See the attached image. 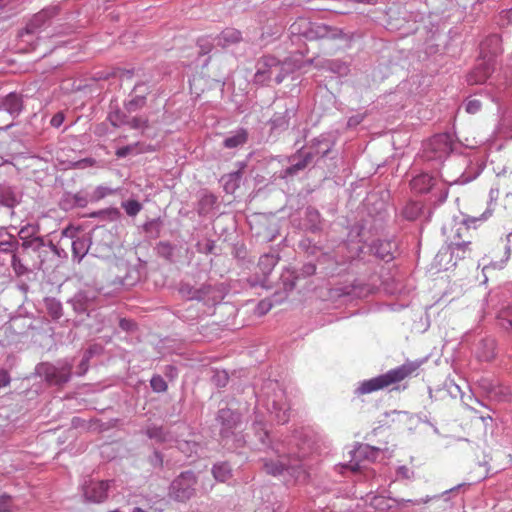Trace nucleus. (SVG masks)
I'll list each match as a JSON object with an SVG mask.
<instances>
[{
  "label": "nucleus",
  "mask_w": 512,
  "mask_h": 512,
  "mask_svg": "<svg viewBox=\"0 0 512 512\" xmlns=\"http://www.w3.org/2000/svg\"><path fill=\"white\" fill-rule=\"evenodd\" d=\"M252 429L257 439V448L267 452L271 451L277 457V460H263V469L267 474L279 476L286 472L296 481L307 479L308 469L311 466L310 457L313 453V445L310 440L302 439L300 435L295 434L287 441H272L266 423L258 413H256Z\"/></svg>",
  "instance_id": "1"
},
{
  "label": "nucleus",
  "mask_w": 512,
  "mask_h": 512,
  "mask_svg": "<svg viewBox=\"0 0 512 512\" xmlns=\"http://www.w3.org/2000/svg\"><path fill=\"white\" fill-rule=\"evenodd\" d=\"M255 394L258 406L265 407L274 420L280 424L289 420L290 406L285 391L278 381L265 380Z\"/></svg>",
  "instance_id": "2"
},
{
  "label": "nucleus",
  "mask_w": 512,
  "mask_h": 512,
  "mask_svg": "<svg viewBox=\"0 0 512 512\" xmlns=\"http://www.w3.org/2000/svg\"><path fill=\"white\" fill-rule=\"evenodd\" d=\"M216 421L220 425L219 436L223 447L234 450L245 445L240 412L230 408H221L217 412Z\"/></svg>",
  "instance_id": "3"
},
{
  "label": "nucleus",
  "mask_w": 512,
  "mask_h": 512,
  "mask_svg": "<svg viewBox=\"0 0 512 512\" xmlns=\"http://www.w3.org/2000/svg\"><path fill=\"white\" fill-rule=\"evenodd\" d=\"M293 70L294 67L287 60L280 61L274 56L265 55L256 63L254 82L267 85L274 80L276 84H280Z\"/></svg>",
  "instance_id": "4"
},
{
  "label": "nucleus",
  "mask_w": 512,
  "mask_h": 512,
  "mask_svg": "<svg viewBox=\"0 0 512 512\" xmlns=\"http://www.w3.org/2000/svg\"><path fill=\"white\" fill-rule=\"evenodd\" d=\"M419 366V362H406L397 368L389 370L385 374L363 381L356 389V393L368 394L398 383L412 375Z\"/></svg>",
  "instance_id": "5"
},
{
  "label": "nucleus",
  "mask_w": 512,
  "mask_h": 512,
  "mask_svg": "<svg viewBox=\"0 0 512 512\" xmlns=\"http://www.w3.org/2000/svg\"><path fill=\"white\" fill-rule=\"evenodd\" d=\"M197 478L194 472L184 471L170 484L169 496L177 502H186L196 494Z\"/></svg>",
  "instance_id": "6"
},
{
  "label": "nucleus",
  "mask_w": 512,
  "mask_h": 512,
  "mask_svg": "<svg viewBox=\"0 0 512 512\" xmlns=\"http://www.w3.org/2000/svg\"><path fill=\"white\" fill-rule=\"evenodd\" d=\"M73 364L70 361H59L57 364L43 363L37 371L49 385L62 386L71 379Z\"/></svg>",
  "instance_id": "7"
},
{
  "label": "nucleus",
  "mask_w": 512,
  "mask_h": 512,
  "mask_svg": "<svg viewBox=\"0 0 512 512\" xmlns=\"http://www.w3.org/2000/svg\"><path fill=\"white\" fill-rule=\"evenodd\" d=\"M452 151V139L447 133L434 135L424 144L423 158L426 161L442 162Z\"/></svg>",
  "instance_id": "8"
},
{
  "label": "nucleus",
  "mask_w": 512,
  "mask_h": 512,
  "mask_svg": "<svg viewBox=\"0 0 512 512\" xmlns=\"http://www.w3.org/2000/svg\"><path fill=\"white\" fill-rule=\"evenodd\" d=\"M438 498V496H434ZM433 497L426 496L420 499H403V498H391L383 495H374L369 498L370 505L380 512H398L399 510L406 507L408 504L421 505L431 501Z\"/></svg>",
  "instance_id": "9"
},
{
  "label": "nucleus",
  "mask_w": 512,
  "mask_h": 512,
  "mask_svg": "<svg viewBox=\"0 0 512 512\" xmlns=\"http://www.w3.org/2000/svg\"><path fill=\"white\" fill-rule=\"evenodd\" d=\"M279 108L280 110L275 111L268 121L271 132L276 134H280L289 128L291 120L296 118L298 105L293 99H287Z\"/></svg>",
  "instance_id": "10"
},
{
  "label": "nucleus",
  "mask_w": 512,
  "mask_h": 512,
  "mask_svg": "<svg viewBox=\"0 0 512 512\" xmlns=\"http://www.w3.org/2000/svg\"><path fill=\"white\" fill-rule=\"evenodd\" d=\"M470 244V241H451L448 245L440 249L436 258L441 264L445 258L449 257V261L445 263V269H449L450 267L456 266L458 260L464 259L470 254Z\"/></svg>",
  "instance_id": "11"
},
{
  "label": "nucleus",
  "mask_w": 512,
  "mask_h": 512,
  "mask_svg": "<svg viewBox=\"0 0 512 512\" xmlns=\"http://www.w3.org/2000/svg\"><path fill=\"white\" fill-rule=\"evenodd\" d=\"M58 11L57 6L42 9L27 23L24 31L21 33V36L39 34L45 30V28L49 26L50 20L58 14Z\"/></svg>",
  "instance_id": "12"
},
{
  "label": "nucleus",
  "mask_w": 512,
  "mask_h": 512,
  "mask_svg": "<svg viewBox=\"0 0 512 512\" xmlns=\"http://www.w3.org/2000/svg\"><path fill=\"white\" fill-rule=\"evenodd\" d=\"M99 299V292L91 287L79 290L70 300L73 310L78 314L89 313Z\"/></svg>",
  "instance_id": "13"
},
{
  "label": "nucleus",
  "mask_w": 512,
  "mask_h": 512,
  "mask_svg": "<svg viewBox=\"0 0 512 512\" xmlns=\"http://www.w3.org/2000/svg\"><path fill=\"white\" fill-rule=\"evenodd\" d=\"M226 291L222 284L205 283L199 287L198 301L208 306L220 303L225 297Z\"/></svg>",
  "instance_id": "14"
},
{
  "label": "nucleus",
  "mask_w": 512,
  "mask_h": 512,
  "mask_svg": "<svg viewBox=\"0 0 512 512\" xmlns=\"http://www.w3.org/2000/svg\"><path fill=\"white\" fill-rule=\"evenodd\" d=\"M149 88L145 83H137L131 94L130 99L124 102V109L127 113L137 112L146 105V96Z\"/></svg>",
  "instance_id": "15"
},
{
  "label": "nucleus",
  "mask_w": 512,
  "mask_h": 512,
  "mask_svg": "<svg viewBox=\"0 0 512 512\" xmlns=\"http://www.w3.org/2000/svg\"><path fill=\"white\" fill-rule=\"evenodd\" d=\"M313 162V155L303 149L292 156L291 165L282 171V178H288L296 175L299 171L304 170Z\"/></svg>",
  "instance_id": "16"
},
{
  "label": "nucleus",
  "mask_w": 512,
  "mask_h": 512,
  "mask_svg": "<svg viewBox=\"0 0 512 512\" xmlns=\"http://www.w3.org/2000/svg\"><path fill=\"white\" fill-rule=\"evenodd\" d=\"M109 488V482L107 481H90L84 485L83 493L86 500L100 503L107 498V492Z\"/></svg>",
  "instance_id": "17"
},
{
  "label": "nucleus",
  "mask_w": 512,
  "mask_h": 512,
  "mask_svg": "<svg viewBox=\"0 0 512 512\" xmlns=\"http://www.w3.org/2000/svg\"><path fill=\"white\" fill-rule=\"evenodd\" d=\"M492 215V210L487 209L479 217H467L461 223L456 225L454 236L451 241H465L464 237L468 234L471 227H476L477 222L486 221Z\"/></svg>",
  "instance_id": "18"
},
{
  "label": "nucleus",
  "mask_w": 512,
  "mask_h": 512,
  "mask_svg": "<svg viewBox=\"0 0 512 512\" xmlns=\"http://www.w3.org/2000/svg\"><path fill=\"white\" fill-rule=\"evenodd\" d=\"M493 71V62L482 59L480 63L467 75L469 85L484 83Z\"/></svg>",
  "instance_id": "19"
},
{
  "label": "nucleus",
  "mask_w": 512,
  "mask_h": 512,
  "mask_svg": "<svg viewBox=\"0 0 512 512\" xmlns=\"http://www.w3.org/2000/svg\"><path fill=\"white\" fill-rule=\"evenodd\" d=\"M501 51V38L497 34L488 36L480 43V56L482 59H490L493 62V58L501 53Z\"/></svg>",
  "instance_id": "20"
},
{
  "label": "nucleus",
  "mask_w": 512,
  "mask_h": 512,
  "mask_svg": "<svg viewBox=\"0 0 512 512\" xmlns=\"http://www.w3.org/2000/svg\"><path fill=\"white\" fill-rule=\"evenodd\" d=\"M181 436L177 433L174 440L179 451L188 458L198 457L202 451L201 444L194 439H182Z\"/></svg>",
  "instance_id": "21"
},
{
  "label": "nucleus",
  "mask_w": 512,
  "mask_h": 512,
  "mask_svg": "<svg viewBox=\"0 0 512 512\" xmlns=\"http://www.w3.org/2000/svg\"><path fill=\"white\" fill-rule=\"evenodd\" d=\"M362 251L361 246H350L347 243H343L338 246L336 251V264L339 266H345L348 262L355 259Z\"/></svg>",
  "instance_id": "22"
},
{
  "label": "nucleus",
  "mask_w": 512,
  "mask_h": 512,
  "mask_svg": "<svg viewBox=\"0 0 512 512\" xmlns=\"http://www.w3.org/2000/svg\"><path fill=\"white\" fill-rule=\"evenodd\" d=\"M495 347V340L493 338H483L475 347V355L481 361H490L495 356Z\"/></svg>",
  "instance_id": "23"
},
{
  "label": "nucleus",
  "mask_w": 512,
  "mask_h": 512,
  "mask_svg": "<svg viewBox=\"0 0 512 512\" xmlns=\"http://www.w3.org/2000/svg\"><path fill=\"white\" fill-rule=\"evenodd\" d=\"M148 438L155 440L157 443H172L175 440L177 432L166 431L162 426L151 425L145 430Z\"/></svg>",
  "instance_id": "24"
},
{
  "label": "nucleus",
  "mask_w": 512,
  "mask_h": 512,
  "mask_svg": "<svg viewBox=\"0 0 512 512\" xmlns=\"http://www.w3.org/2000/svg\"><path fill=\"white\" fill-rule=\"evenodd\" d=\"M3 110L7 111L13 118L20 115L23 110L22 97L17 93H9L1 103Z\"/></svg>",
  "instance_id": "25"
},
{
  "label": "nucleus",
  "mask_w": 512,
  "mask_h": 512,
  "mask_svg": "<svg viewBox=\"0 0 512 512\" xmlns=\"http://www.w3.org/2000/svg\"><path fill=\"white\" fill-rule=\"evenodd\" d=\"M21 201L20 194L12 186L0 187V206L14 209Z\"/></svg>",
  "instance_id": "26"
},
{
  "label": "nucleus",
  "mask_w": 512,
  "mask_h": 512,
  "mask_svg": "<svg viewBox=\"0 0 512 512\" xmlns=\"http://www.w3.org/2000/svg\"><path fill=\"white\" fill-rule=\"evenodd\" d=\"M334 290L337 296H349L352 298H360L367 292L366 286L356 280L350 284L336 287Z\"/></svg>",
  "instance_id": "27"
},
{
  "label": "nucleus",
  "mask_w": 512,
  "mask_h": 512,
  "mask_svg": "<svg viewBox=\"0 0 512 512\" xmlns=\"http://www.w3.org/2000/svg\"><path fill=\"white\" fill-rule=\"evenodd\" d=\"M215 40L217 41L218 46L225 48L239 43L242 40V34L235 28H226L215 38Z\"/></svg>",
  "instance_id": "28"
},
{
  "label": "nucleus",
  "mask_w": 512,
  "mask_h": 512,
  "mask_svg": "<svg viewBox=\"0 0 512 512\" xmlns=\"http://www.w3.org/2000/svg\"><path fill=\"white\" fill-rule=\"evenodd\" d=\"M410 186L417 193H427L434 186V178L428 173H421L410 181Z\"/></svg>",
  "instance_id": "29"
},
{
  "label": "nucleus",
  "mask_w": 512,
  "mask_h": 512,
  "mask_svg": "<svg viewBox=\"0 0 512 512\" xmlns=\"http://www.w3.org/2000/svg\"><path fill=\"white\" fill-rule=\"evenodd\" d=\"M248 141V132L244 128H239L229 133L224 139L223 146L228 149L237 148Z\"/></svg>",
  "instance_id": "30"
},
{
  "label": "nucleus",
  "mask_w": 512,
  "mask_h": 512,
  "mask_svg": "<svg viewBox=\"0 0 512 512\" xmlns=\"http://www.w3.org/2000/svg\"><path fill=\"white\" fill-rule=\"evenodd\" d=\"M331 151V143L329 140L321 136L319 138H315L311 145L308 148V153L313 155V159L317 156L325 157Z\"/></svg>",
  "instance_id": "31"
},
{
  "label": "nucleus",
  "mask_w": 512,
  "mask_h": 512,
  "mask_svg": "<svg viewBox=\"0 0 512 512\" xmlns=\"http://www.w3.org/2000/svg\"><path fill=\"white\" fill-rule=\"evenodd\" d=\"M312 32L316 38L320 39H339L344 37L341 29L333 28L325 24L315 25Z\"/></svg>",
  "instance_id": "32"
},
{
  "label": "nucleus",
  "mask_w": 512,
  "mask_h": 512,
  "mask_svg": "<svg viewBox=\"0 0 512 512\" xmlns=\"http://www.w3.org/2000/svg\"><path fill=\"white\" fill-rule=\"evenodd\" d=\"M58 255V250H57V247L51 242H44L43 244V247L41 248V250L39 251V253L36 255L37 259H38V263L36 265V267L38 269H41L42 268V265L50 260L52 257Z\"/></svg>",
  "instance_id": "33"
},
{
  "label": "nucleus",
  "mask_w": 512,
  "mask_h": 512,
  "mask_svg": "<svg viewBox=\"0 0 512 512\" xmlns=\"http://www.w3.org/2000/svg\"><path fill=\"white\" fill-rule=\"evenodd\" d=\"M89 250V239L82 237L76 238L72 242V257L73 260L80 262Z\"/></svg>",
  "instance_id": "34"
},
{
  "label": "nucleus",
  "mask_w": 512,
  "mask_h": 512,
  "mask_svg": "<svg viewBox=\"0 0 512 512\" xmlns=\"http://www.w3.org/2000/svg\"><path fill=\"white\" fill-rule=\"evenodd\" d=\"M242 179V171L238 170L235 172H231L222 177L223 187L227 193H234L237 188L240 186V182Z\"/></svg>",
  "instance_id": "35"
},
{
  "label": "nucleus",
  "mask_w": 512,
  "mask_h": 512,
  "mask_svg": "<svg viewBox=\"0 0 512 512\" xmlns=\"http://www.w3.org/2000/svg\"><path fill=\"white\" fill-rule=\"evenodd\" d=\"M279 255L276 253H267L260 257L258 266L264 275H269L279 261Z\"/></svg>",
  "instance_id": "36"
},
{
  "label": "nucleus",
  "mask_w": 512,
  "mask_h": 512,
  "mask_svg": "<svg viewBox=\"0 0 512 512\" xmlns=\"http://www.w3.org/2000/svg\"><path fill=\"white\" fill-rule=\"evenodd\" d=\"M322 67L339 76H346L350 71L349 65L339 59L326 60L323 62Z\"/></svg>",
  "instance_id": "37"
},
{
  "label": "nucleus",
  "mask_w": 512,
  "mask_h": 512,
  "mask_svg": "<svg viewBox=\"0 0 512 512\" xmlns=\"http://www.w3.org/2000/svg\"><path fill=\"white\" fill-rule=\"evenodd\" d=\"M212 474L216 481L226 482L232 477V469L227 462H219L213 465Z\"/></svg>",
  "instance_id": "38"
},
{
  "label": "nucleus",
  "mask_w": 512,
  "mask_h": 512,
  "mask_svg": "<svg viewBox=\"0 0 512 512\" xmlns=\"http://www.w3.org/2000/svg\"><path fill=\"white\" fill-rule=\"evenodd\" d=\"M45 240L38 236L29 241L20 242V250L23 255H30L31 253L37 255L41 248L43 247Z\"/></svg>",
  "instance_id": "39"
},
{
  "label": "nucleus",
  "mask_w": 512,
  "mask_h": 512,
  "mask_svg": "<svg viewBox=\"0 0 512 512\" xmlns=\"http://www.w3.org/2000/svg\"><path fill=\"white\" fill-rule=\"evenodd\" d=\"M499 326L507 332H512V305H507L498 312Z\"/></svg>",
  "instance_id": "40"
},
{
  "label": "nucleus",
  "mask_w": 512,
  "mask_h": 512,
  "mask_svg": "<svg viewBox=\"0 0 512 512\" xmlns=\"http://www.w3.org/2000/svg\"><path fill=\"white\" fill-rule=\"evenodd\" d=\"M5 235L8 237L7 239H0V252L5 254H14L15 252H19L20 250V242L17 239V237L5 233Z\"/></svg>",
  "instance_id": "41"
},
{
  "label": "nucleus",
  "mask_w": 512,
  "mask_h": 512,
  "mask_svg": "<svg viewBox=\"0 0 512 512\" xmlns=\"http://www.w3.org/2000/svg\"><path fill=\"white\" fill-rule=\"evenodd\" d=\"M392 248V243L387 241H379L373 246L374 254L385 261H389L393 258Z\"/></svg>",
  "instance_id": "42"
},
{
  "label": "nucleus",
  "mask_w": 512,
  "mask_h": 512,
  "mask_svg": "<svg viewBox=\"0 0 512 512\" xmlns=\"http://www.w3.org/2000/svg\"><path fill=\"white\" fill-rule=\"evenodd\" d=\"M380 451L379 448L372 447L367 444H360L355 450H354V457L355 458H364L368 460H375L377 457L378 452Z\"/></svg>",
  "instance_id": "43"
},
{
  "label": "nucleus",
  "mask_w": 512,
  "mask_h": 512,
  "mask_svg": "<svg viewBox=\"0 0 512 512\" xmlns=\"http://www.w3.org/2000/svg\"><path fill=\"white\" fill-rule=\"evenodd\" d=\"M45 307L48 314L54 319H59L63 314L62 304L55 298H46Z\"/></svg>",
  "instance_id": "44"
},
{
  "label": "nucleus",
  "mask_w": 512,
  "mask_h": 512,
  "mask_svg": "<svg viewBox=\"0 0 512 512\" xmlns=\"http://www.w3.org/2000/svg\"><path fill=\"white\" fill-rule=\"evenodd\" d=\"M163 223L160 218H155L147 221L143 225V230L146 234H148L151 238H157L160 235L161 228Z\"/></svg>",
  "instance_id": "45"
},
{
  "label": "nucleus",
  "mask_w": 512,
  "mask_h": 512,
  "mask_svg": "<svg viewBox=\"0 0 512 512\" xmlns=\"http://www.w3.org/2000/svg\"><path fill=\"white\" fill-rule=\"evenodd\" d=\"M422 207L417 202H408L402 210L405 219L413 221L417 219L421 213Z\"/></svg>",
  "instance_id": "46"
},
{
  "label": "nucleus",
  "mask_w": 512,
  "mask_h": 512,
  "mask_svg": "<svg viewBox=\"0 0 512 512\" xmlns=\"http://www.w3.org/2000/svg\"><path fill=\"white\" fill-rule=\"evenodd\" d=\"M107 119L111 123V125L116 128L122 125H126V123L128 122V116L126 115V113H124L118 108L113 111H110L107 116Z\"/></svg>",
  "instance_id": "47"
},
{
  "label": "nucleus",
  "mask_w": 512,
  "mask_h": 512,
  "mask_svg": "<svg viewBox=\"0 0 512 512\" xmlns=\"http://www.w3.org/2000/svg\"><path fill=\"white\" fill-rule=\"evenodd\" d=\"M482 169L483 167L481 165L476 164L473 167H470L468 170L464 171L455 182L466 184L474 180L481 173Z\"/></svg>",
  "instance_id": "48"
},
{
  "label": "nucleus",
  "mask_w": 512,
  "mask_h": 512,
  "mask_svg": "<svg viewBox=\"0 0 512 512\" xmlns=\"http://www.w3.org/2000/svg\"><path fill=\"white\" fill-rule=\"evenodd\" d=\"M37 230L38 229L33 225H26L19 230L17 239L19 242H25L36 238L38 237L36 235Z\"/></svg>",
  "instance_id": "49"
},
{
  "label": "nucleus",
  "mask_w": 512,
  "mask_h": 512,
  "mask_svg": "<svg viewBox=\"0 0 512 512\" xmlns=\"http://www.w3.org/2000/svg\"><path fill=\"white\" fill-rule=\"evenodd\" d=\"M299 278V275L296 274L294 271H287L285 274L282 275V281L285 290L291 291L296 286V280Z\"/></svg>",
  "instance_id": "50"
},
{
  "label": "nucleus",
  "mask_w": 512,
  "mask_h": 512,
  "mask_svg": "<svg viewBox=\"0 0 512 512\" xmlns=\"http://www.w3.org/2000/svg\"><path fill=\"white\" fill-rule=\"evenodd\" d=\"M157 253L159 256L167 260H172L174 255V247L169 242H160L157 245Z\"/></svg>",
  "instance_id": "51"
},
{
  "label": "nucleus",
  "mask_w": 512,
  "mask_h": 512,
  "mask_svg": "<svg viewBox=\"0 0 512 512\" xmlns=\"http://www.w3.org/2000/svg\"><path fill=\"white\" fill-rule=\"evenodd\" d=\"M122 207L129 216H136L142 209L141 203L136 200L122 202Z\"/></svg>",
  "instance_id": "52"
},
{
  "label": "nucleus",
  "mask_w": 512,
  "mask_h": 512,
  "mask_svg": "<svg viewBox=\"0 0 512 512\" xmlns=\"http://www.w3.org/2000/svg\"><path fill=\"white\" fill-rule=\"evenodd\" d=\"M150 385L152 390L157 393L165 392L168 388L166 381L160 375H154L150 380Z\"/></svg>",
  "instance_id": "53"
},
{
  "label": "nucleus",
  "mask_w": 512,
  "mask_h": 512,
  "mask_svg": "<svg viewBox=\"0 0 512 512\" xmlns=\"http://www.w3.org/2000/svg\"><path fill=\"white\" fill-rule=\"evenodd\" d=\"M179 291L187 299H190V300L198 299L199 288L193 287L188 283L181 284Z\"/></svg>",
  "instance_id": "54"
},
{
  "label": "nucleus",
  "mask_w": 512,
  "mask_h": 512,
  "mask_svg": "<svg viewBox=\"0 0 512 512\" xmlns=\"http://www.w3.org/2000/svg\"><path fill=\"white\" fill-rule=\"evenodd\" d=\"M115 192H116L115 189L101 185V186H98L95 188V190L93 191V194L91 196V200L99 201L108 195L114 194Z\"/></svg>",
  "instance_id": "55"
},
{
  "label": "nucleus",
  "mask_w": 512,
  "mask_h": 512,
  "mask_svg": "<svg viewBox=\"0 0 512 512\" xmlns=\"http://www.w3.org/2000/svg\"><path fill=\"white\" fill-rule=\"evenodd\" d=\"M214 40L215 39H211L210 37L199 38L197 41V45L200 50L199 53L201 55H206L209 52H211V50L213 49V46H214Z\"/></svg>",
  "instance_id": "56"
},
{
  "label": "nucleus",
  "mask_w": 512,
  "mask_h": 512,
  "mask_svg": "<svg viewBox=\"0 0 512 512\" xmlns=\"http://www.w3.org/2000/svg\"><path fill=\"white\" fill-rule=\"evenodd\" d=\"M512 237V232L509 233L507 236H506V239H507V245L505 246V258L501 260V262L498 264V263H491L489 266H485L483 271H486L490 268H503L504 264L508 261L509 257H510V254H511V247L509 245L510 243V238Z\"/></svg>",
  "instance_id": "57"
},
{
  "label": "nucleus",
  "mask_w": 512,
  "mask_h": 512,
  "mask_svg": "<svg viewBox=\"0 0 512 512\" xmlns=\"http://www.w3.org/2000/svg\"><path fill=\"white\" fill-rule=\"evenodd\" d=\"M131 129H141L148 126V119L142 116H135L132 118L128 117V122L126 123Z\"/></svg>",
  "instance_id": "58"
},
{
  "label": "nucleus",
  "mask_w": 512,
  "mask_h": 512,
  "mask_svg": "<svg viewBox=\"0 0 512 512\" xmlns=\"http://www.w3.org/2000/svg\"><path fill=\"white\" fill-rule=\"evenodd\" d=\"M197 251L203 254H212L214 252V249L216 247L215 241L208 239L205 241V243H197Z\"/></svg>",
  "instance_id": "59"
},
{
  "label": "nucleus",
  "mask_w": 512,
  "mask_h": 512,
  "mask_svg": "<svg viewBox=\"0 0 512 512\" xmlns=\"http://www.w3.org/2000/svg\"><path fill=\"white\" fill-rule=\"evenodd\" d=\"M307 218L309 222L313 225L314 229H318V224L320 222V213L315 208L309 207L307 208Z\"/></svg>",
  "instance_id": "60"
},
{
  "label": "nucleus",
  "mask_w": 512,
  "mask_h": 512,
  "mask_svg": "<svg viewBox=\"0 0 512 512\" xmlns=\"http://www.w3.org/2000/svg\"><path fill=\"white\" fill-rule=\"evenodd\" d=\"M482 107L481 102L478 99H468L465 103V110L469 114H475L480 111Z\"/></svg>",
  "instance_id": "61"
},
{
  "label": "nucleus",
  "mask_w": 512,
  "mask_h": 512,
  "mask_svg": "<svg viewBox=\"0 0 512 512\" xmlns=\"http://www.w3.org/2000/svg\"><path fill=\"white\" fill-rule=\"evenodd\" d=\"M69 199H71L73 208L74 207L83 208L88 203L87 198L84 195H82L81 193H77V194H73V195L71 194V196H69Z\"/></svg>",
  "instance_id": "62"
},
{
  "label": "nucleus",
  "mask_w": 512,
  "mask_h": 512,
  "mask_svg": "<svg viewBox=\"0 0 512 512\" xmlns=\"http://www.w3.org/2000/svg\"><path fill=\"white\" fill-rule=\"evenodd\" d=\"M213 382L219 387L226 386L228 383V374L225 371H216L213 376Z\"/></svg>",
  "instance_id": "63"
},
{
  "label": "nucleus",
  "mask_w": 512,
  "mask_h": 512,
  "mask_svg": "<svg viewBox=\"0 0 512 512\" xmlns=\"http://www.w3.org/2000/svg\"><path fill=\"white\" fill-rule=\"evenodd\" d=\"M12 510V499L8 495L0 496V512H11Z\"/></svg>",
  "instance_id": "64"
}]
</instances>
